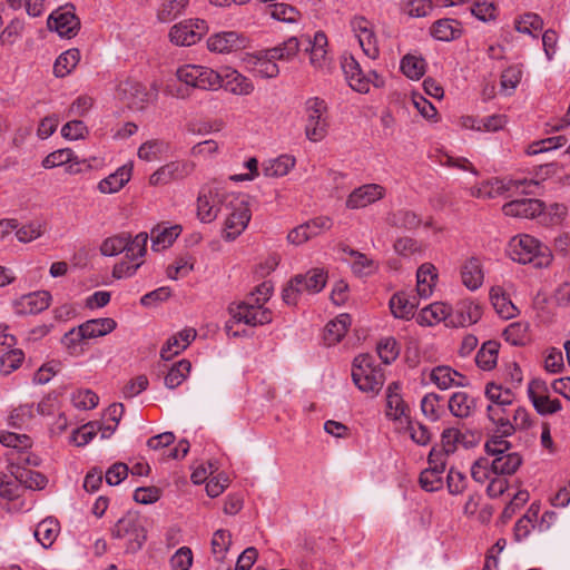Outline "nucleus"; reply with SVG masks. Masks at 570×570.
I'll list each match as a JSON object with an SVG mask.
<instances>
[{"label": "nucleus", "mask_w": 570, "mask_h": 570, "mask_svg": "<svg viewBox=\"0 0 570 570\" xmlns=\"http://www.w3.org/2000/svg\"><path fill=\"white\" fill-rule=\"evenodd\" d=\"M179 81L202 90H216L224 87L234 95H249L254 86L249 79L235 69L226 68L222 72L200 65H184L176 71Z\"/></svg>", "instance_id": "obj_1"}, {"label": "nucleus", "mask_w": 570, "mask_h": 570, "mask_svg": "<svg viewBox=\"0 0 570 570\" xmlns=\"http://www.w3.org/2000/svg\"><path fill=\"white\" fill-rule=\"evenodd\" d=\"M509 257L519 264H531L535 268L548 267L552 259L551 249L528 234L512 237L508 244Z\"/></svg>", "instance_id": "obj_2"}, {"label": "nucleus", "mask_w": 570, "mask_h": 570, "mask_svg": "<svg viewBox=\"0 0 570 570\" xmlns=\"http://www.w3.org/2000/svg\"><path fill=\"white\" fill-rule=\"evenodd\" d=\"M222 209L219 217L224 219L223 237L228 242L235 240L246 229L252 217L247 196H230Z\"/></svg>", "instance_id": "obj_3"}, {"label": "nucleus", "mask_w": 570, "mask_h": 570, "mask_svg": "<svg viewBox=\"0 0 570 570\" xmlns=\"http://www.w3.org/2000/svg\"><path fill=\"white\" fill-rule=\"evenodd\" d=\"M352 379L364 393L377 394L384 384V373L372 355L361 354L353 361Z\"/></svg>", "instance_id": "obj_4"}, {"label": "nucleus", "mask_w": 570, "mask_h": 570, "mask_svg": "<svg viewBox=\"0 0 570 570\" xmlns=\"http://www.w3.org/2000/svg\"><path fill=\"white\" fill-rule=\"evenodd\" d=\"M306 138L312 142L322 141L328 132V107L324 99L311 97L304 104Z\"/></svg>", "instance_id": "obj_5"}, {"label": "nucleus", "mask_w": 570, "mask_h": 570, "mask_svg": "<svg viewBox=\"0 0 570 570\" xmlns=\"http://www.w3.org/2000/svg\"><path fill=\"white\" fill-rule=\"evenodd\" d=\"M111 535L125 540L127 551L137 552L147 539V531L139 513L128 511L116 522L111 529Z\"/></svg>", "instance_id": "obj_6"}, {"label": "nucleus", "mask_w": 570, "mask_h": 570, "mask_svg": "<svg viewBox=\"0 0 570 570\" xmlns=\"http://www.w3.org/2000/svg\"><path fill=\"white\" fill-rule=\"evenodd\" d=\"M235 193H227L215 184H207L197 197V217L202 223L214 222L223 214V207Z\"/></svg>", "instance_id": "obj_7"}, {"label": "nucleus", "mask_w": 570, "mask_h": 570, "mask_svg": "<svg viewBox=\"0 0 570 570\" xmlns=\"http://www.w3.org/2000/svg\"><path fill=\"white\" fill-rule=\"evenodd\" d=\"M341 66L350 87L360 94H367L371 85L376 88L384 86L383 78L375 70L365 72L352 55H344Z\"/></svg>", "instance_id": "obj_8"}, {"label": "nucleus", "mask_w": 570, "mask_h": 570, "mask_svg": "<svg viewBox=\"0 0 570 570\" xmlns=\"http://www.w3.org/2000/svg\"><path fill=\"white\" fill-rule=\"evenodd\" d=\"M38 464V456L31 455L30 453H22L21 458L16 459L13 455L10 456L8 469L11 475L27 489L42 490L48 483L46 475L26 468L27 465L37 466Z\"/></svg>", "instance_id": "obj_9"}, {"label": "nucleus", "mask_w": 570, "mask_h": 570, "mask_svg": "<svg viewBox=\"0 0 570 570\" xmlns=\"http://www.w3.org/2000/svg\"><path fill=\"white\" fill-rule=\"evenodd\" d=\"M541 183L538 179H500L492 178L484 183L485 198L498 197L505 191L515 190L525 195H540Z\"/></svg>", "instance_id": "obj_10"}, {"label": "nucleus", "mask_w": 570, "mask_h": 570, "mask_svg": "<svg viewBox=\"0 0 570 570\" xmlns=\"http://www.w3.org/2000/svg\"><path fill=\"white\" fill-rule=\"evenodd\" d=\"M119 90L121 98L127 102L128 107L136 110L145 109L149 104L156 101L158 97V90L155 85L148 89L145 85L135 80L122 82Z\"/></svg>", "instance_id": "obj_11"}, {"label": "nucleus", "mask_w": 570, "mask_h": 570, "mask_svg": "<svg viewBox=\"0 0 570 570\" xmlns=\"http://www.w3.org/2000/svg\"><path fill=\"white\" fill-rule=\"evenodd\" d=\"M48 28L58 32L60 37L72 38L80 28V20L75 13L72 4H66L55 10L48 18Z\"/></svg>", "instance_id": "obj_12"}, {"label": "nucleus", "mask_w": 570, "mask_h": 570, "mask_svg": "<svg viewBox=\"0 0 570 570\" xmlns=\"http://www.w3.org/2000/svg\"><path fill=\"white\" fill-rule=\"evenodd\" d=\"M352 29L358 40L363 53L374 60L380 55L377 39L373 30V24L364 17H355L351 21Z\"/></svg>", "instance_id": "obj_13"}, {"label": "nucleus", "mask_w": 570, "mask_h": 570, "mask_svg": "<svg viewBox=\"0 0 570 570\" xmlns=\"http://www.w3.org/2000/svg\"><path fill=\"white\" fill-rule=\"evenodd\" d=\"M233 317L237 322H243L250 326L269 324L273 320L272 311L268 308H258L250 302H240L230 308Z\"/></svg>", "instance_id": "obj_14"}, {"label": "nucleus", "mask_w": 570, "mask_h": 570, "mask_svg": "<svg viewBox=\"0 0 570 570\" xmlns=\"http://www.w3.org/2000/svg\"><path fill=\"white\" fill-rule=\"evenodd\" d=\"M248 39L237 31H223L207 39V47L213 52L226 53L246 48Z\"/></svg>", "instance_id": "obj_15"}, {"label": "nucleus", "mask_w": 570, "mask_h": 570, "mask_svg": "<svg viewBox=\"0 0 570 570\" xmlns=\"http://www.w3.org/2000/svg\"><path fill=\"white\" fill-rule=\"evenodd\" d=\"M385 195V188L379 184H365L355 188L346 199V207L350 209L364 208Z\"/></svg>", "instance_id": "obj_16"}, {"label": "nucleus", "mask_w": 570, "mask_h": 570, "mask_svg": "<svg viewBox=\"0 0 570 570\" xmlns=\"http://www.w3.org/2000/svg\"><path fill=\"white\" fill-rule=\"evenodd\" d=\"M482 316V307L479 303L471 299L460 301L450 315L452 327H464L475 324Z\"/></svg>", "instance_id": "obj_17"}, {"label": "nucleus", "mask_w": 570, "mask_h": 570, "mask_svg": "<svg viewBox=\"0 0 570 570\" xmlns=\"http://www.w3.org/2000/svg\"><path fill=\"white\" fill-rule=\"evenodd\" d=\"M543 203L534 198L512 200L502 207L505 216L519 218H534L543 212Z\"/></svg>", "instance_id": "obj_18"}, {"label": "nucleus", "mask_w": 570, "mask_h": 570, "mask_svg": "<svg viewBox=\"0 0 570 570\" xmlns=\"http://www.w3.org/2000/svg\"><path fill=\"white\" fill-rule=\"evenodd\" d=\"M410 409L401 395V386L393 382L386 390V416L391 420L409 419Z\"/></svg>", "instance_id": "obj_19"}, {"label": "nucleus", "mask_w": 570, "mask_h": 570, "mask_svg": "<svg viewBox=\"0 0 570 570\" xmlns=\"http://www.w3.org/2000/svg\"><path fill=\"white\" fill-rule=\"evenodd\" d=\"M196 331L194 328H184L177 334L169 337L166 344L163 346L160 351V356L163 360H170L175 355L185 351L189 344L195 340Z\"/></svg>", "instance_id": "obj_20"}, {"label": "nucleus", "mask_w": 570, "mask_h": 570, "mask_svg": "<svg viewBox=\"0 0 570 570\" xmlns=\"http://www.w3.org/2000/svg\"><path fill=\"white\" fill-rule=\"evenodd\" d=\"M419 299L416 295H410L406 292L395 293L389 303L391 312L397 318L409 320L414 315Z\"/></svg>", "instance_id": "obj_21"}, {"label": "nucleus", "mask_w": 570, "mask_h": 570, "mask_svg": "<svg viewBox=\"0 0 570 570\" xmlns=\"http://www.w3.org/2000/svg\"><path fill=\"white\" fill-rule=\"evenodd\" d=\"M327 273L322 268L309 269L305 274L294 276V284L302 287L303 293L316 294L320 293L326 285Z\"/></svg>", "instance_id": "obj_22"}, {"label": "nucleus", "mask_w": 570, "mask_h": 570, "mask_svg": "<svg viewBox=\"0 0 570 570\" xmlns=\"http://www.w3.org/2000/svg\"><path fill=\"white\" fill-rule=\"evenodd\" d=\"M51 295L47 291H38L23 295L17 303L18 312L23 314H38L50 305Z\"/></svg>", "instance_id": "obj_23"}, {"label": "nucleus", "mask_w": 570, "mask_h": 570, "mask_svg": "<svg viewBox=\"0 0 570 570\" xmlns=\"http://www.w3.org/2000/svg\"><path fill=\"white\" fill-rule=\"evenodd\" d=\"M448 407L453 416L468 419L476 410V399L465 392H455L450 396Z\"/></svg>", "instance_id": "obj_24"}, {"label": "nucleus", "mask_w": 570, "mask_h": 570, "mask_svg": "<svg viewBox=\"0 0 570 570\" xmlns=\"http://www.w3.org/2000/svg\"><path fill=\"white\" fill-rule=\"evenodd\" d=\"M438 273L431 263L422 264L416 272V296L420 298H429L436 284Z\"/></svg>", "instance_id": "obj_25"}, {"label": "nucleus", "mask_w": 570, "mask_h": 570, "mask_svg": "<svg viewBox=\"0 0 570 570\" xmlns=\"http://www.w3.org/2000/svg\"><path fill=\"white\" fill-rule=\"evenodd\" d=\"M452 314V307L444 303H433L428 307L421 309L417 322L422 325L432 326L436 323L444 322L446 326L450 324V315Z\"/></svg>", "instance_id": "obj_26"}, {"label": "nucleus", "mask_w": 570, "mask_h": 570, "mask_svg": "<svg viewBox=\"0 0 570 570\" xmlns=\"http://www.w3.org/2000/svg\"><path fill=\"white\" fill-rule=\"evenodd\" d=\"M483 278L482 264L478 257H470L461 266V279L466 288L478 289L483 284Z\"/></svg>", "instance_id": "obj_27"}, {"label": "nucleus", "mask_w": 570, "mask_h": 570, "mask_svg": "<svg viewBox=\"0 0 570 570\" xmlns=\"http://www.w3.org/2000/svg\"><path fill=\"white\" fill-rule=\"evenodd\" d=\"M0 443L7 448H11V451L7 453V459L9 460L11 455L13 458H21L22 453H28L32 445V441L27 434H18L14 432H1L0 433Z\"/></svg>", "instance_id": "obj_28"}, {"label": "nucleus", "mask_w": 570, "mask_h": 570, "mask_svg": "<svg viewBox=\"0 0 570 570\" xmlns=\"http://www.w3.org/2000/svg\"><path fill=\"white\" fill-rule=\"evenodd\" d=\"M131 177V167L121 166L115 173L98 183V190L102 194H114L119 191Z\"/></svg>", "instance_id": "obj_29"}, {"label": "nucleus", "mask_w": 570, "mask_h": 570, "mask_svg": "<svg viewBox=\"0 0 570 570\" xmlns=\"http://www.w3.org/2000/svg\"><path fill=\"white\" fill-rule=\"evenodd\" d=\"M522 464V458L517 452H507L494 455L491 460L492 472L495 475H511L518 471Z\"/></svg>", "instance_id": "obj_30"}, {"label": "nucleus", "mask_w": 570, "mask_h": 570, "mask_svg": "<svg viewBox=\"0 0 570 570\" xmlns=\"http://www.w3.org/2000/svg\"><path fill=\"white\" fill-rule=\"evenodd\" d=\"M430 379L441 390H448L454 385L463 386L464 376L450 366H436L432 370Z\"/></svg>", "instance_id": "obj_31"}, {"label": "nucleus", "mask_w": 570, "mask_h": 570, "mask_svg": "<svg viewBox=\"0 0 570 570\" xmlns=\"http://www.w3.org/2000/svg\"><path fill=\"white\" fill-rule=\"evenodd\" d=\"M351 318L347 314H341L335 320L328 322L324 330V342L326 345L332 346L337 344L346 334Z\"/></svg>", "instance_id": "obj_32"}, {"label": "nucleus", "mask_w": 570, "mask_h": 570, "mask_svg": "<svg viewBox=\"0 0 570 570\" xmlns=\"http://www.w3.org/2000/svg\"><path fill=\"white\" fill-rule=\"evenodd\" d=\"M484 394L491 402L490 405L513 406L515 394L511 387L490 382L485 385Z\"/></svg>", "instance_id": "obj_33"}, {"label": "nucleus", "mask_w": 570, "mask_h": 570, "mask_svg": "<svg viewBox=\"0 0 570 570\" xmlns=\"http://www.w3.org/2000/svg\"><path fill=\"white\" fill-rule=\"evenodd\" d=\"M181 232L180 226L175 225L171 227H156L151 229V248L155 252H160L173 245L175 239Z\"/></svg>", "instance_id": "obj_34"}, {"label": "nucleus", "mask_w": 570, "mask_h": 570, "mask_svg": "<svg viewBox=\"0 0 570 570\" xmlns=\"http://www.w3.org/2000/svg\"><path fill=\"white\" fill-rule=\"evenodd\" d=\"M490 301L495 312L504 320L512 318L518 314V308L500 286L491 288Z\"/></svg>", "instance_id": "obj_35"}, {"label": "nucleus", "mask_w": 570, "mask_h": 570, "mask_svg": "<svg viewBox=\"0 0 570 570\" xmlns=\"http://www.w3.org/2000/svg\"><path fill=\"white\" fill-rule=\"evenodd\" d=\"M296 159L291 155H281L263 164V174L266 177L278 178L287 175L294 168Z\"/></svg>", "instance_id": "obj_36"}, {"label": "nucleus", "mask_w": 570, "mask_h": 570, "mask_svg": "<svg viewBox=\"0 0 570 570\" xmlns=\"http://www.w3.org/2000/svg\"><path fill=\"white\" fill-rule=\"evenodd\" d=\"M431 33L438 40L451 41L461 36L462 26L454 19H440L433 23Z\"/></svg>", "instance_id": "obj_37"}, {"label": "nucleus", "mask_w": 570, "mask_h": 570, "mask_svg": "<svg viewBox=\"0 0 570 570\" xmlns=\"http://www.w3.org/2000/svg\"><path fill=\"white\" fill-rule=\"evenodd\" d=\"M59 532V522L53 518H47L37 524L35 538L43 548H49L56 541Z\"/></svg>", "instance_id": "obj_38"}, {"label": "nucleus", "mask_w": 570, "mask_h": 570, "mask_svg": "<svg viewBox=\"0 0 570 570\" xmlns=\"http://www.w3.org/2000/svg\"><path fill=\"white\" fill-rule=\"evenodd\" d=\"M80 325L87 340H92L111 333L116 328L117 323L114 318L104 317L89 320Z\"/></svg>", "instance_id": "obj_39"}, {"label": "nucleus", "mask_w": 570, "mask_h": 570, "mask_svg": "<svg viewBox=\"0 0 570 570\" xmlns=\"http://www.w3.org/2000/svg\"><path fill=\"white\" fill-rule=\"evenodd\" d=\"M81 325L72 327L61 337V345L70 355L83 353V344L88 341Z\"/></svg>", "instance_id": "obj_40"}, {"label": "nucleus", "mask_w": 570, "mask_h": 570, "mask_svg": "<svg viewBox=\"0 0 570 570\" xmlns=\"http://www.w3.org/2000/svg\"><path fill=\"white\" fill-rule=\"evenodd\" d=\"M169 39L176 46L189 47L197 43V33L194 32L191 24L181 21L170 28Z\"/></svg>", "instance_id": "obj_41"}, {"label": "nucleus", "mask_w": 570, "mask_h": 570, "mask_svg": "<svg viewBox=\"0 0 570 570\" xmlns=\"http://www.w3.org/2000/svg\"><path fill=\"white\" fill-rule=\"evenodd\" d=\"M499 347L500 344L497 341L483 343L475 356L476 365L484 371L492 370L498 361Z\"/></svg>", "instance_id": "obj_42"}, {"label": "nucleus", "mask_w": 570, "mask_h": 570, "mask_svg": "<svg viewBox=\"0 0 570 570\" xmlns=\"http://www.w3.org/2000/svg\"><path fill=\"white\" fill-rule=\"evenodd\" d=\"M350 256L353 258L352 272L360 277L373 275L379 269V263L363 253L350 250Z\"/></svg>", "instance_id": "obj_43"}, {"label": "nucleus", "mask_w": 570, "mask_h": 570, "mask_svg": "<svg viewBox=\"0 0 570 570\" xmlns=\"http://www.w3.org/2000/svg\"><path fill=\"white\" fill-rule=\"evenodd\" d=\"M276 58L268 56V50L261 52L253 62V72L262 78H274L279 73Z\"/></svg>", "instance_id": "obj_44"}, {"label": "nucleus", "mask_w": 570, "mask_h": 570, "mask_svg": "<svg viewBox=\"0 0 570 570\" xmlns=\"http://www.w3.org/2000/svg\"><path fill=\"white\" fill-rule=\"evenodd\" d=\"M400 68L407 78L417 80L425 73L426 62L421 56L407 53L402 58Z\"/></svg>", "instance_id": "obj_45"}, {"label": "nucleus", "mask_w": 570, "mask_h": 570, "mask_svg": "<svg viewBox=\"0 0 570 570\" xmlns=\"http://www.w3.org/2000/svg\"><path fill=\"white\" fill-rule=\"evenodd\" d=\"M266 13L275 20L287 23H295L301 18V13L295 7L282 2L267 6Z\"/></svg>", "instance_id": "obj_46"}, {"label": "nucleus", "mask_w": 570, "mask_h": 570, "mask_svg": "<svg viewBox=\"0 0 570 570\" xmlns=\"http://www.w3.org/2000/svg\"><path fill=\"white\" fill-rule=\"evenodd\" d=\"M80 60V51L78 49H69L62 52L53 65V72L57 77H65L78 65Z\"/></svg>", "instance_id": "obj_47"}, {"label": "nucleus", "mask_w": 570, "mask_h": 570, "mask_svg": "<svg viewBox=\"0 0 570 570\" xmlns=\"http://www.w3.org/2000/svg\"><path fill=\"white\" fill-rule=\"evenodd\" d=\"M191 368V363L188 360H180L175 363L165 376V385L168 389H176L188 376Z\"/></svg>", "instance_id": "obj_48"}, {"label": "nucleus", "mask_w": 570, "mask_h": 570, "mask_svg": "<svg viewBox=\"0 0 570 570\" xmlns=\"http://www.w3.org/2000/svg\"><path fill=\"white\" fill-rule=\"evenodd\" d=\"M188 4V0H164L157 11L159 22H170L180 16Z\"/></svg>", "instance_id": "obj_49"}, {"label": "nucleus", "mask_w": 570, "mask_h": 570, "mask_svg": "<svg viewBox=\"0 0 570 570\" xmlns=\"http://www.w3.org/2000/svg\"><path fill=\"white\" fill-rule=\"evenodd\" d=\"M168 149V145L161 139H151L138 148V157L145 161H155Z\"/></svg>", "instance_id": "obj_50"}, {"label": "nucleus", "mask_w": 570, "mask_h": 570, "mask_svg": "<svg viewBox=\"0 0 570 570\" xmlns=\"http://www.w3.org/2000/svg\"><path fill=\"white\" fill-rule=\"evenodd\" d=\"M301 45V40H298L296 37H291L283 43L268 49V56L276 58V60H291L298 52Z\"/></svg>", "instance_id": "obj_51"}, {"label": "nucleus", "mask_w": 570, "mask_h": 570, "mask_svg": "<svg viewBox=\"0 0 570 570\" xmlns=\"http://www.w3.org/2000/svg\"><path fill=\"white\" fill-rule=\"evenodd\" d=\"M148 234L139 233L134 238L128 235V246L126 248V258L135 262L142 261L147 253Z\"/></svg>", "instance_id": "obj_52"}, {"label": "nucleus", "mask_w": 570, "mask_h": 570, "mask_svg": "<svg viewBox=\"0 0 570 570\" xmlns=\"http://www.w3.org/2000/svg\"><path fill=\"white\" fill-rule=\"evenodd\" d=\"M128 246V234L122 233L105 239L100 246L104 256H116L122 252L126 253Z\"/></svg>", "instance_id": "obj_53"}, {"label": "nucleus", "mask_w": 570, "mask_h": 570, "mask_svg": "<svg viewBox=\"0 0 570 570\" xmlns=\"http://www.w3.org/2000/svg\"><path fill=\"white\" fill-rule=\"evenodd\" d=\"M33 417V405L23 404L14 409L8 419L10 426L14 429L26 428Z\"/></svg>", "instance_id": "obj_54"}, {"label": "nucleus", "mask_w": 570, "mask_h": 570, "mask_svg": "<svg viewBox=\"0 0 570 570\" xmlns=\"http://www.w3.org/2000/svg\"><path fill=\"white\" fill-rule=\"evenodd\" d=\"M391 224L405 229H415L421 225V218L412 210L401 209L392 215Z\"/></svg>", "instance_id": "obj_55"}, {"label": "nucleus", "mask_w": 570, "mask_h": 570, "mask_svg": "<svg viewBox=\"0 0 570 570\" xmlns=\"http://www.w3.org/2000/svg\"><path fill=\"white\" fill-rule=\"evenodd\" d=\"M232 543V535L229 531L219 529L217 530L212 539V550L215 558L218 561H223L225 553L227 552Z\"/></svg>", "instance_id": "obj_56"}, {"label": "nucleus", "mask_w": 570, "mask_h": 570, "mask_svg": "<svg viewBox=\"0 0 570 570\" xmlns=\"http://www.w3.org/2000/svg\"><path fill=\"white\" fill-rule=\"evenodd\" d=\"M24 354L21 350L14 348L0 356V372L8 375L16 371L22 363Z\"/></svg>", "instance_id": "obj_57"}, {"label": "nucleus", "mask_w": 570, "mask_h": 570, "mask_svg": "<svg viewBox=\"0 0 570 570\" xmlns=\"http://www.w3.org/2000/svg\"><path fill=\"white\" fill-rule=\"evenodd\" d=\"M75 159V153L70 148H62L50 153L41 163L46 169L63 166Z\"/></svg>", "instance_id": "obj_58"}, {"label": "nucleus", "mask_w": 570, "mask_h": 570, "mask_svg": "<svg viewBox=\"0 0 570 570\" xmlns=\"http://www.w3.org/2000/svg\"><path fill=\"white\" fill-rule=\"evenodd\" d=\"M538 511L533 509V505L528 512L520 518L514 524V538L517 541L525 539L531 530L533 529V521L535 520Z\"/></svg>", "instance_id": "obj_59"}, {"label": "nucleus", "mask_w": 570, "mask_h": 570, "mask_svg": "<svg viewBox=\"0 0 570 570\" xmlns=\"http://www.w3.org/2000/svg\"><path fill=\"white\" fill-rule=\"evenodd\" d=\"M509 435H503L499 432H493V434L487 440L484 448L489 455H499L502 453H507L511 449V443L507 440Z\"/></svg>", "instance_id": "obj_60"}, {"label": "nucleus", "mask_w": 570, "mask_h": 570, "mask_svg": "<svg viewBox=\"0 0 570 570\" xmlns=\"http://www.w3.org/2000/svg\"><path fill=\"white\" fill-rule=\"evenodd\" d=\"M402 9L410 17H426L433 9L431 0H403Z\"/></svg>", "instance_id": "obj_61"}, {"label": "nucleus", "mask_w": 570, "mask_h": 570, "mask_svg": "<svg viewBox=\"0 0 570 570\" xmlns=\"http://www.w3.org/2000/svg\"><path fill=\"white\" fill-rule=\"evenodd\" d=\"M376 350L380 358L385 364H391L393 361H395L400 353L397 343L393 337H386L381 340L377 343Z\"/></svg>", "instance_id": "obj_62"}, {"label": "nucleus", "mask_w": 570, "mask_h": 570, "mask_svg": "<svg viewBox=\"0 0 570 570\" xmlns=\"http://www.w3.org/2000/svg\"><path fill=\"white\" fill-rule=\"evenodd\" d=\"M173 180H183L190 176L195 169L196 164L191 160L179 159L167 163Z\"/></svg>", "instance_id": "obj_63"}, {"label": "nucleus", "mask_w": 570, "mask_h": 570, "mask_svg": "<svg viewBox=\"0 0 570 570\" xmlns=\"http://www.w3.org/2000/svg\"><path fill=\"white\" fill-rule=\"evenodd\" d=\"M194 268V263L190 256L178 257L173 265H169L166 269L167 277L170 279H177L179 277L187 276Z\"/></svg>", "instance_id": "obj_64"}]
</instances>
